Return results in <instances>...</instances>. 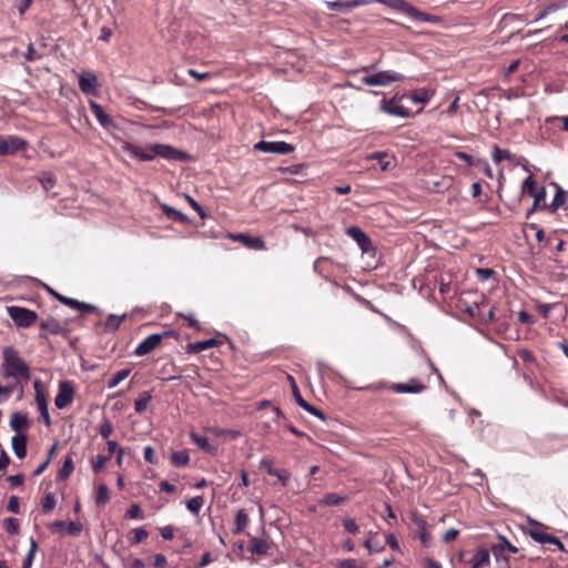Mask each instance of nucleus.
<instances>
[{
	"mask_svg": "<svg viewBox=\"0 0 568 568\" xmlns=\"http://www.w3.org/2000/svg\"><path fill=\"white\" fill-rule=\"evenodd\" d=\"M0 375L8 381L2 387L10 390L1 393L0 402L8 399L13 392H18V398H22L24 385L31 378V371L28 363L22 358L19 351L13 346L2 348V362L0 364Z\"/></svg>",
	"mask_w": 568,
	"mask_h": 568,
	"instance_id": "f257e3e1",
	"label": "nucleus"
},
{
	"mask_svg": "<svg viewBox=\"0 0 568 568\" xmlns=\"http://www.w3.org/2000/svg\"><path fill=\"white\" fill-rule=\"evenodd\" d=\"M404 75L392 71V70H385L379 71L374 74H368L362 78V83L366 85H378V87H387L393 82L403 81Z\"/></svg>",
	"mask_w": 568,
	"mask_h": 568,
	"instance_id": "f03ea898",
	"label": "nucleus"
},
{
	"mask_svg": "<svg viewBox=\"0 0 568 568\" xmlns=\"http://www.w3.org/2000/svg\"><path fill=\"white\" fill-rule=\"evenodd\" d=\"M7 310L10 318L18 327H30L38 318V314L34 311L21 306H9Z\"/></svg>",
	"mask_w": 568,
	"mask_h": 568,
	"instance_id": "7ed1b4c3",
	"label": "nucleus"
},
{
	"mask_svg": "<svg viewBox=\"0 0 568 568\" xmlns=\"http://www.w3.org/2000/svg\"><path fill=\"white\" fill-rule=\"evenodd\" d=\"M174 331H165L163 333L151 334L145 337L134 349L136 356H144L154 351L164 337L173 336Z\"/></svg>",
	"mask_w": 568,
	"mask_h": 568,
	"instance_id": "20e7f679",
	"label": "nucleus"
},
{
	"mask_svg": "<svg viewBox=\"0 0 568 568\" xmlns=\"http://www.w3.org/2000/svg\"><path fill=\"white\" fill-rule=\"evenodd\" d=\"M254 149L265 153L288 154L295 148L284 141H260L254 145Z\"/></svg>",
	"mask_w": 568,
	"mask_h": 568,
	"instance_id": "39448f33",
	"label": "nucleus"
},
{
	"mask_svg": "<svg viewBox=\"0 0 568 568\" xmlns=\"http://www.w3.org/2000/svg\"><path fill=\"white\" fill-rule=\"evenodd\" d=\"M74 397V386L72 382L63 381L59 384L58 394L54 398L57 408L63 409L69 406Z\"/></svg>",
	"mask_w": 568,
	"mask_h": 568,
	"instance_id": "423d86ee",
	"label": "nucleus"
},
{
	"mask_svg": "<svg viewBox=\"0 0 568 568\" xmlns=\"http://www.w3.org/2000/svg\"><path fill=\"white\" fill-rule=\"evenodd\" d=\"M398 95L396 94L390 100L383 99L379 104V110L389 115L399 116V118H409L412 112L409 109L405 108L397 102Z\"/></svg>",
	"mask_w": 568,
	"mask_h": 568,
	"instance_id": "0eeeda50",
	"label": "nucleus"
},
{
	"mask_svg": "<svg viewBox=\"0 0 568 568\" xmlns=\"http://www.w3.org/2000/svg\"><path fill=\"white\" fill-rule=\"evenodd\" d=\"M371 0H334L324 2L327 9L341 13H348L357 7L367 6Z\"/></svg>",
	"mask_w": 568,
	"mask_h": 568,
	"instance_id": "6e6552de",
	"label": "nucleus"
},
{
	"mask_svg": "<svg viewBox=\"0 0 568 568\" xmlns=\"http://www.w3.org/2000/svg\"><path fill=\"white\" fill-rule=\"evenodd\" d=\"M122 150L131 156L139 159L140 161H151L155 158L152 144L143 149L135 144L125 143L122 146Z\"/></svg>",
	"mask_w": 568,
	"mask_h": 568,
	"instance_id": "1a4fd4ad",
	"label": "nucleus"
},
{
	"mask_svg": "<svg viewBox=\"0 0 568 568\" xmlns=\"http://www.w3.org/2000/svg\"><path fill=\"white\" fill-rule=\"evenodd\" d=\"M36 390V403L40 413V416L47 426L51 425V419L48 410V400L45 394L41 389V382H34Z\"/></svg>",
	"mask_w": 568,
	"mask_h": 568,
	"instance_id": "9d476101",
	"label": "nucleus"
},
{
	"mask_svg": "<svg viewBox=\"0 0 568 568\" xmlns=\"http://www.w3.org/2000/svg\"><path fill=\"white\" fill-rule=\"evenodd\" d=\"M394 393L398 394H418L422 393L426 385L417 378H412L408 383H395L389 386Z\"/></svg>",
	"mask_w": 568,
	"mask_h": 568,
	"instance_id": "9b49d317",
	"label": "nucleus"
},
{
	"mask_svg": "<svg viewBox=\"0 0 568 568\" xmlns=\"http://www.w3.org/2000/svg\"><path fill=\"white\" fill-rule=\"evenodd\" d=\"M346 234L357 243L363 253H366L372 248L371 239L361 227L349 226L346 229Z\"/></svg>",
	"mask_w": 568,
	"mask_h": 568,
	"instance_id": "f8f14e48",
	"label": "nucleus"
},
{
	"mask_svg": "<svg viewBox=\"0 0 568 568\" xmlns=\"http://www.w3.org/2000/svg\"><path fill=\"white\" fill-rule=\"evenodd\" d=\"M155 156H161L168 160L182 161L185 159V154L182 151L174 149L168 144L155 143L152 144Z\"/></svg>",
	"mask_w": 568,
	"mask_h": 568,
	"instance_id": "ddd939ff",
	"label": "nucleus"
},
{
	"mask_svg": "<svg viewBox=\"0 0 568 568\" xmlns=\"http://www.w3.org/2000/svg\"><path fill=\"white\" fill-rule=\"evenodd\" d=\"M89 104L92 113L103 129L110 130L116 126L113 119L104 111L101 104L93 100H91Z\"/></svg>",
	"mask_w": 568,
	"mask_h": 568,
	"instance_id": "4468645a",
	"label": "nucleus"
},
{
	"mask_svg": "<svg viewBox=\"0 0 568 568\" xmlns=\"http://www.w3.org/2000/svg\"><path fill=\"white\" fill-rule=\"evenodd\" d=\"M41 332L39 334L40 338L47 339L49 335H60L64 334V328L61 326L59 321L53 317H48L40 323Z\"/></svg>",
	"mask_w": 568,
	"mask_h": 568,
	"instance_id": "2eb2a0df",
	"label": "nucleus"
},
{
	"mask_svg": "<svg viewBox=\"0 0 568 568\" xmlns=\"http://www.w3.org/2000/svg\"><path fill=\"white\" fill-rule=\"evenodd\" d=\"M260 467L264 468L268 475L275 476L283 486H286L291 478V474L287 470L274 468L271 459H262Z\"/></svg>",
	"mask_w": 568,
	"mask_h": 568,
	"instance_id": "dca6fc26",
	"label": "nucleus"
},
{
	"mask_svg": "<svg viewBox=\"0 0 568 568\" xmlns=\"http://www.w3.org/2000/svg\"><path fill=\"white\" fill-rule=\"evenodd\" d=\"M499 542L491 546V552L497 560L505 559L508 561V557L505 556V550L511 554H516L518 548L510 544L505 537L498 536Z\"/></svg>",
	"mask_w": 568,
	"mask_h": 568,
	"instance_id": "f3484780",
	"label": "nucleus"
},
{
	"mask_svg": "<svg viewBox=\"0 0 568 568\" xmlns=\"http://www.w3.org/2000/svg\"><path fill=\"white\" fill-rule=\"evenodd\" d=\"M98 78L93 72H85L79 75V88L85 93L90 94L95 92Z\"/></svg>",
	"mask_w": 568,
	"mask_h": 568,
	"instance_id": "a211bd4d",
	"label": "nucleus"
},
{
	"mask_svg": "<svg viewBox=\"0 0 568 568\" xmlns=\"http://www.w3.org/2000/svg\"><path fill=\"white\" fill-rule=\"evenodd\" d=\"M234 239L243 243L248 248L256 251L265 250V242L261 236H251L240 233L234 236Z\"/></svg>",
	"mask_w": 568,
	"mask_h": 568,
	"instance_id": "6ab92c4d",
	"label": "nucleus"
},
{
	"mask_svg": "<svg viewBox=\"0 0 568 568\" xmlns=\"http://www.w3.org/2000/svg\"><path fill=\"white\" fill-rule=\"evenodd\" d=\"M544 525L531 521L530 528H529V536L539 544H547V541H551V535L544 531Z\"/></svg>",
	"mask_w": 568,
	"mask_h": 568,
	"instance_id": "aec40b11",
	"label": "nucleus"
},
{
	"mask_svg": "<svg viewBox=\"0 0 568 568\" xmlns=\"http://www.w3.org/2000/svg\"><path fill=\"white\" fill-rule=\"evenodd\" d=\"M27 442L28 437L23 434H18L11 439L12 449L19 459L24 458L27 455Z\"/></svg>",
	"mask_w": 568,
	"mask_h": 568,
	"instance_id": "412c9836",
	"label": "nucleus"
},
{
	"mask_svg": "<svg viewBox=\"0 0 568 568\" xmlns=\"http://www.w3.org/2000/svg\"><path fill=\"white\" fill-rule=\"evenodd\" d=\"M490 565L489 550L485 547L477 549L471 558V568H484Z\"/></svg>",
	"mask_w": 568,
	"mask_h": 568,
	"instance_id": "4be33fe9",
	"label": "nucleus"
},
{
	"mask_svg": "<svg viewBox=\"0 0 568 568\" xmlns=\"http://www.w3.org/2000/svg\"><path fill=\"white\" fill-rule=\"evenodd\" d=\"M221 342L216 338H210L206 341H200L195 343H190L186 345V352L187 353H201L203 351H206L209 348L219 346Z\"/></svg>",
	"mask_w": 568,
	"mask_h": 568,
	"instance_id": "5701e85b",
	"label": "nucleus"
},
{
	"mask_svg": "<svg viewBox=\"0 0 568 568\" xmlns=\"http://www.w3.org/2000/svg\"><path fill=\"white\" fill-rule=\"evenodd\" d=\"M10 427L16 433H20L29 427V419L27 414L16 412L10 419Z\"/></svg>",
	"mask_w": 568,
	"mask_h": 568,
	"instance_id": "b1692460",
	"label": "nucleus"
},
{
	"mask_svg": "<svg viewBox=\"0 0 568 568\" xmlns=\"http://www.w3.org/2000/svg\"><path fill=\"white\" fill-rule=\"evenodd\" d=\"M248 550L251 551V554L265 555L270 550V544L265 539L252 537L250 540Z\"/></svg>",
	"mask_w": 568,
	"mask_h": 568,
	"instance_id": "393cba45",
	"label": "nucleus"
},
{
	"mask_svg": "<svg viewBox=\"0 0 568 568\" xmlns=\"http://www.w3.org/2000/svg\"><path fill=\"white\" fill-rule=\"evenodd\" d=\"M161 209H162L163 213L165 214V216L172 221L181 222V223L189 222V217L184 213L170 206L169 204H165V203L161 204Z\"/></svg>",
	"mask_w": 568,
	"mask_h": 568,
	"instance_id": "a878e982",
	"label": "nucleus"
},
{
	"mask_svg": "<svg viewBox=\"0 0 568 568\" xmlns=\"http://www.w3.org/2000/svg\"><path fill=\"white\" fill-rule=\"evenodd\" d=\"M190 438L200 449L206 453H214L216 450V448L210 444L207 437L205 436H202L195 432H191Z\"/></svg>",
	"mask_w": 568,
	"mask_h": 568,
	"instance_id": "bb28decb",
	"label": "nucleus"
},
{
	"mask_svg": "<svg viewBox=\"0 0 568 568\" xmlns=\"http://www.w3.org/2000/svg\"><path fill=\"white\" fill-rule=\"evenodd\" d=\"M4 144H7L4 148L8 149V154L23 150L27 146L26 140L17 135L4 138Z\"/></svg>",
	"mask_w": 568,
	"mask_h": 568,
	"instance_id": "cd10ccee",
	"label": "nucleus"
},
{
	"mask_svg": "<svg viewBox=\"0 0 568 568\" xmlns=\"http://www.w3.org/2000/svg\"><path fill=\"white\" fill-rule=\"evenodd\" d=\"M413 521L415 523V525L419 529L418 536H419L423 545L425 547H428L429 544H430L432 538H430V535L427 532V523H426V520L420 518V517H414Z\"/></svg>",
	"mask_w": 568,
	"mask_h": 568,
	"instance_id": "c85d7f7f",
	"label": "nucleus"
},
{
	"mask_svg": "<svg viewBox=\"0 0 568 568\" xmlns=\"http://www.w3.org/2000/svg\"><path fill=\"white\" fill-rule=\"evenodd\" d=\"M250 519L244 509L237 510L234 519L233 534H241L247 526Z\"/></svg>",
	"mask_w": 568,
	"mask_h": 568,
	"instance_id": "c756f323",
	"label": "nucleus"
},
{
	"mask_svg": "<svg viewBox=\"0 0 568 568\" xmlns=\"http://www.w3.org/2000/svg\"><path fill=\"white\" fill-rule=\"evenodd\" d=\"M552 184L556 187V194H555L551 203L549 204V209L551 212H556L558 209H560L565 204L566 193L557 183H552Z\"/></svg>",
	"mask_w": 568,
	"mask_h": 568,
	"instance_id": "7c9ffc66",
	"label": "nucleus"
},
{
	"mask_svg": "<svg viewBox=\"0 0 568 568\" xmlns=\"http://www.w3.org/2000/svg\"><path fill=\"white\" fill-rule=\"evenodd\" d=\"M491 158L496 164H499L503 160H509V161L515 160L514 154H511L506 149H500L498 145H494L493 152H491Z\"/></svg>",
	"mask_w": 568,
	"mask_h": 568,
	"instance_id": "2f4dec72",
	"label": "nucleus"
},
{
	"mask_svg": "<svg viewBox=\"0 0 568 568\" xmlns=\"http://www.w3.org/2000/svg\"><path fill=\"white\" fill-rule=\"evenodd\" d=\"M74 469V464H73V459L71 456H67L64 458V462L62 464V467L60 468V470L58 471V479L60 480H65L68 479L72 471Z\"/></svg>",
	"mask_w": 568,
	"mask_h": 568,
	"instance_id": "473e14b6",
	"label": "nucleus"
},
{
	"mask_svg": "<svg viewBox=\"0 0 568 568\" xmlns=\"http://www.w3.org/2000/svg\"><path fill=\"white\" fill-rule=\"evenodd\" d=\"M347 498L345 496H339L335 493L325 494L320 500L321 505L325 506H337L343 504Z\"/></svg>",
	"mask_w": 568,
	"mask_h": 568,
	"instance_id": "72a5a7b5",
	"label": "nucleus"
},
{
	"mask_svg": "<svg viewBox=\"0 0 568 568\" xmlns=\"http://www.w3.org/2000/svg\"><path fill=\"white\" fill-rule=\"evenodd\" d=\"M189 462L190 455L186 450L174 452L171 455V463L176 467L185 466Z\"/></svg>",
	"mask_w": 568,
	"mask_h": 568,
	"instance_id": "f704fd0d",
	"label": "nucleus"
},
{
	"mask_svg": "<svg viewBox=\"0 0 568 568\" xmlns=\"http://www.w3.org/2000/svg\"><path fill=\"white\" fill-rule=\"evenodd\" d=\"M389 8H393L397 11L404 12L410 18L415 10V7H413L410 3H408L405 0H393Z\"/></svg>",
	"mask_w": 568,
	"mask_h": 568,
	"instance_id": "c9c22d12",
	"label": "nucleus"
},
{
	"mask_svg": "<svg viewBox=\"0 0 568 568\" xmlns=\"http://www.w3.org/2000/svg\"><path fill=\"white\" fill-rule=\"evenodd\" d=\"M37 549H38V544L34 540V538H31L30 539V548L23 559L22 568H31L34 557H36Z\"/></svg>",
	"mask_w": 568,
	"mask_h": 568,
	"instance_id": "e433bc0d",
	"label": "nucleus"
},
{
	"mask_svg": "<svg viewBox=\"0 0 568 568\" xmlns=\"http://www.w3.org/2000/svg\"><path fill=\"white\" fill-rule=\"evenodd\" d=\"M39 182L45 191H50L57 183L55 175L51 172H42L39 176Z\"/></svg>",
	"mask_w": 568,
	"mask_h": 568,
	"instance_id": "4c0bfd02",
	"label": "nucleus"
},
{
	"mask_svg": "<svg viewBox=\"0 0 568 568\" xmlns=\"http://www.w3.org/2000/svg\"><path fill=\"white\" fill-rule=\"evenodd\" d=\"M152 396L150 392H143L140 394L139 398L134 403V409L136 413H142L146 409L149 403L151 402Z\"/></svg>",
	"mask_w": 568,
	"mask_h": 568,
	"instance_id": "58836bf2",
	"label": "nucleus"
},
{
	"mask_svg": "<svg viewBox=\"0 0 568 568\" xmlns=\"http://www.w3.org/2000/svg\"><path fill=\"white\" fill-rule=\"evenodd\" d=\"M124 318H125V314H123L121 316L110 314L104 323L105 329L110 331V332L116 331L120 327V325Z\"/></svg>",
	"mask_w": 568,
	"mask_h": 568,
	"instance_id": "ea45409f",
	"label": "nucleus"
},
{
	"mask_svg": "<svg viewBox=\"0 0 568 568\" xmlns=\"http://www.w3.org/2000/svg\"><path fill=\"white\" fill-rule=\"evenodd\" d=\"M204 505L203 496H195L187 500L186 508L193 515H197Z\"/></svg>",
	"mask_w": 568,
	"mask_h": 568,
	"instance_id": "a19ab883",
	"label": "nucleus"
},
{
	"mask_svg": "<svg viewBox=\"0 0 568 568\" xmlns=\"http://www.w3.org/2000/svg\"><path fill=\"white\" fill-rule=\"evenodd\" d=\"M109 488L104 484H100L97 489L95 503L97 505H104L109 501Z\"/></svg>",
	"mask_w": 568,
	"mask_h": 568,
	"instance_id": "79ce46f5",
	"label": "nucleus"
},
{
	"mask_svg": "<svg viewBox=\"0 0 568 568\" xmlns=\"http://www.w3.org/2000/svg\"><path fill=\"white\" fill-rule=\"evenodd\" d=\"M130 374V369H121L116 372L109 381H108V388H114L118 386L122 381H124Z\"/></svg>",
	"mask_w": 568,
	"mask_h": 568,
	"instance_id": "37998d69",
	"label": "nucleus"
},
{
	"mask_svg": "<svg viewBox=\"0 0 568 568\" xmlns=\"http://www.w3.org/2000/svg\"><path fill=\"white\" fill-rule=\"evenodd\" d=\"M55 505H57V500H55L54 495L52 493H48L41 503L42 511L44 514H49L55 508Z\"/></svg>",
	"mask_w": 568,
	"mask_h": 568,
	"instance_id": "c03bdc74",
	"label": "nucleus"
},
{
	"mask_svg": "<svg viewBox=\"0 0 568 568\" xmlns=\"http://www.w3.org/2000/svg\"><path fill=\"white\" fill-rule=\"evenodd\" d=\"M111 459L110 455H101L99 454L95 459L92 462V470L98 474L104 469L105 464Z\"/></svg>",
	"mask_w": 568,
	"mask_h": 568,
	"instance_id": "a18cd8bd",
	"label": "nucleus"
},
{
	"mask_svg": "<svg viewBox=\"0 0 568 568\" xmlns=\"http://www.w3.org/2000/svg\"><path fill=\"white\" fill-rule=\"evenodd\" d=\"M3 528L10 535H17L20 530L19 521L16 518L9 517L3 520Z\"/></svg>",
	"mask_w": 568,
	"mask_h": 568,
	"instance_id": "49530a36",
	"label": "nucleus"
},
{
	"mask_svg": "<svg viewBox=\"0 0 568 568\" xmlns=\"http://www.w3.org/2000/svg\"><path fill=\"white\" fill-rule=\"evenodd\" d=\"M131 534H132V536L130 538L131 544H140V542L144 541L149 536V532L143 527L134 528L131 531Z\"/></svg>",
	"mask_w": 568,
	"mask_h": 568,
	"instance_id": "de8ad7c7",
	"label": "nucleus"
},
{
	"mask_svg": "<svg viewBox=\"0 0 568 568\" xmlns=\"http://www.w3.org/2000/svg\"><path fill=\"white\" fill-rule=\"evenodd\" d=\"M83 530V525L80 521H69L65 524V534L72 537L79 536Z\"/></svg>",
	"mask_w": 568,
	"mask_h": 568,
	"instance_id": "09e8293b",
	"label": "nucleus"
},
{
	"mask_svg": "<svg viewBox=\"0 0 568 568\" xmlns=\"http://www.w3.org/2000/svg\"><path fill=\"white\" fill-rule=\"evenodd\" d=\"M410 98L416 103H426L430 100L432 93L428 90L420 89L415 91Z\"/></svg>",
	"mask_w": 568,
	"mask_h": 568,
	"instance_id": "8fccbe9b",
	"label": "nucleus"
},
{
	"mask_svg": "<svg viewBox=\"0 0 568 568\" xmlns=\"http://www.w3.org/2000/svg\"><path fill=\"white\" fill-rule=\"evenodd\" d=\"M538 190L536 189V181L531 175L527 176L523 182V192L528 193L530 196L535 195Z\"/></svg>",
	"mask_w": 568,
	"mask_h": 568,
	"instance_id": "3c124183",
	"label": "nucleus"
},
{
	"mask_svg": "<svg viewBox=\"0 0 568 568\" xmlns=\"http://www.w3.org/2000/svg\"><path fill=\"white\" fill-rule=\"evenodd\" d=\"M412 18L415 19V20H418V21H423V22H434L437 20L436 17L434 16H430L426 12H422L419 11L417 8H415L413 14H412Z\"/></svg>",
	"mask_w": 568,
	"mask_h": 568,
	"instance_id": "603ef678",
	"label": "nucleus"
},
{
	"mask_svg": "<svg viewBox=\"0 0 568 568\" xmlns=\"http://www.w3.org/2000/svg\"><path fill=\"white\" fill-rule=\"evenodd\" d=\"M455 156L462 161H464L468 166H476L478 159H475L470 154L462 151L455 152Z\"/></svg>",
	"mask_w": 568,
	"mask_h": 568,
	"instance_id": "864d4df0",
	"label": "nucleus"
},
{
	"mask_svg": "<svg viewBox=\"0 0 568 568\" xmlns=\"http://www.w3.org/2000/svg\"><path fill=\"white\" fill-rule=\"evenodd\" d=\"M185 199L187 203L191 205V207L197 212L201 219H205L207 216L205 210L190 195H185Z\"/></svg>",
	"mask_w": 568,
	"mask_h": 568,
	"instance_id": "5fc2aeb1",
	"label": "nucleus"
},
{
	"mask_svg": "<svg viewBox=\"0 0 568 568\" xmlns=\"http://www.w3.org/2000/svg\"><path fill=\"white\" fill-rule=\"evenodd\" d=\"M23 57H24L26 61H28V62H34L42 58V55L36 51L32 43H29L27 52L24 53Z\"/></svg>",
	"mask_w": 568,
	"mask_h": 568,
	"instance_id": "6e6d98bb",
	"label": "nucleus"
},
{
	"mask_svg": "<svg viewBox=\"0 0 568 568\" xmlns=\"http://www.w3.org/2000/svg\"><path fill=\"white\" fill-rule=\"evenodd\" d=\"M303 409H305L306 412H308L310 414L318 417L320 419L322 420H325L326 419V416L325 414L316 408L315 406L311 405L310 403L305 402L302 406H301Z\"/></svg>",
	"mask_w": 568,
	"mask_h": 568,
	"instance_id": "4d7b16f0",
	"label": "nucleus"
},
{
	"mask_svg": "<svg viewBox=\"0 0 568 568\" xmlns=\"http://www.w3.org/2000/svg\"><path fill=\"white\" fill-rule=\"evenodd\" d=\"M343 526L345 530L349 534L356 535L359 531V526L353 518H345L343 520Z\"/></svg>",
	"mask_w": 568,
	"mask_h": 568,
	"instance_id": "13d9d810",
	"label": "nucleus"
},
{
	"mask_svg": "<svg viewBox=\"0 0 568 568\" xmlns=\"http://www.w3.org/2000/svg\"><path fill=\"white\" fill-rule=\"evenodd\" d=\"M126 516L132 519H142L143 513L138 504H132L126 511Z\"/></svg>",
	"mask_w": 568,
	"mask_h": 568,
	"instance_id": "bf43d9fd",
	"label": "nucleus"
},
{
	"mask_svg": "<svg viewBox=\"0 0 568 568\" xmlns=\"http://www.w3.org/2000/svg\"><path fill=\"white\" fill-rule=\"evenodd\" d=\"M288 378L292 382V392H293L294 399H295L296 404L301 407L306 400L302 397L294 378L292 376H288Z\"/></svg>",
	"mask_w": 568,
	"mask_h": 568,
	"instance_id": "052dcab7",
	"label": "nucleus"
},
{
	"mask_svg": "<svg viewBox=\"0 0 568 568\" xmlns=\"http://www.w3.org/2000/svg\"><path fill=\"white\" fill-rule=\"evenodd\" d=\"M518 355L520 356V358L527 363V364H535L536 363V357L534 356V354L527 349V348H521L518 351Z\"/></svg>",
	"mask_w": 568,
	"mask_h": 568,
	"instance_id": "680f3d73",
	"label": "nucleus"
},
{
	"mask_svg": "<svg viewBox=\"0 0 568 568\" xmlns=\"http://www.w3.org/2000/svg\"><path fill=\"white\" fill-rule=\"evenodd\" d=\"M476 166L480 168L487 178H489V179L494 178L493 170H491L489 163L487 162V160L478 159Z\"/></svg>",
	"mask_w": 568,
	"mask_h": 568,
	"instance_id": "e2e57ef3",
	"label": "nucleus"
},
{
	"mask_svg": "<svg viewBox=\"0 0 568 568\" xmlns=\"http://www.w3.org/2000/svg\"><path fill=\"white\" fill-rule=\"evenodd\" d=\"M113 432V426L109 420H104L100 427L99 433L103 438H108Z\"/></svg>",
	"mask_w": 568,
	"mask_h": 568,
	"instance_id": "0e129e2a",
	"label": "nucleus"
},
{
	"mask_svg": "<svg viewBox=\"0 0 568 568\" xmlns=\"http://www.w3.org/2000/svg\"><path fill=\"white\" fill-rule=\"evenodd\" d=\"M364 546L365 548L368 549L369 552H379L384 550V546L374 542V537H369L368 539H366Z\"/></svg>",
	"mask_w": 568,
	"mask_h": 568,
	"instance_id": "69168bd1",
	"label": "nucleus"
},
{
	"mask_svg": "<svg viewBox=\"0 0 568 568\" xmlns=\"http://www.w3.org/2000/svg\"><path fill=\"white\" fill-rule=\"evenodd\" d=\"M7 509L13 514H18L20 511V503L17 496H11L9 498Z\"/></svg>",
	"mask_w": 568,
	"mask_h": 568,
	"instance_id": "338daca9",
	"label": "nucleus"
},
{
	"mask_svg": "<svg viewBox=\"0 0 568 568\" xmlns=\"http://www.w3.org/2000/svg\"><path fill=\"white\" fill-rule=\"evenodd\" d=\"M65 521L63 520H55L53 523H51L50 525H48V528L52 531V532H62L63 530H65Z\"/></svg>",
	"mask_w": 568,
	"mask_h": 568,
	"instance_id": "774afa93",
	"label": "nucleus"
}]
</instances>
